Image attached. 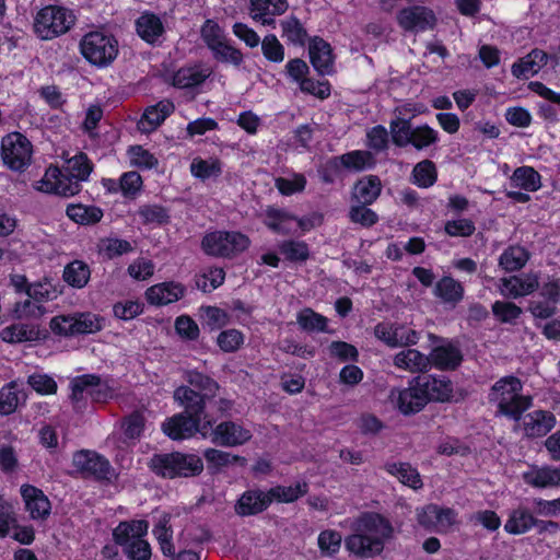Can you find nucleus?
I'll return each mask as SVG.
<instances>
[{
    "mask_svg": "<svg viewBox=\"0 0 560 560\" xmlns=\"http://www.w3.org/2000/svg\"><path fill=\"white\" fill-rule=\"evenodd\" d=\"M539 279L534 273H522L502 280L501 293L505 296H526L538 290Z\"/></svg>",
    "mask_w": 560,
    "mask_h": 560,
    "instance_id": "nucleus-24",
    "label": "nucleus"
},
{
    "mask_svg": "<svg viewBox=\"0 0 560 560\" xmlns=\"http://www.w3.org/2000/svg\"><path fill=\"white\" fill-rule=\"evenodd\" d=\"M556 424V416L551 411L542 409L527 412L522 419L524 436L528 439L546 436Z\"/></svg>",
    "mask_w": 560,
    "mask_h": 560,
    "instance_id": "nucleus-18",
    "label": "nucleus"
},
{
    "mask_svg": "<svg viewBox=\"0 0 560 560\" xmlns=\"http://www.w3.org/2000/svg\"><path fill=\"white\" fill-rule=\"evenodd\" d=\"M210 75L208 69L199 66L183 67L173 75V85L178 89H192L201 85Z\"/></svg>",
    "mask_w": 560,
    "mask_h": 560,
    "instance_id": "nucleus-37",
    "label": "nucleus"
},
{
    "mask_svg": "<svg viewBox=\"0 0 560 560\" xmlns=\"http://www.w3.org/2000/svg\"><path fill=\"white\" fill-rule=\"evenodd\" d=\"M429 363V357L424 355L417 349H407L400 351L394 358L395 366L411 372H422L427 370Z\"/></svg>",
    "mask_w": 560,
    "mask_h": 560,
    "instance_id": "nucleus-40",
    "label": "nucleus"
},
{
    "mask_svg": "<svg viewBox=\"0 0 560 560\" xmlns=\"http://www.w3.org/2000/svg\"><path fill=\"white\" fill-rule=\"evenodd\" d=\"M548 55L540 49H533L524 58L520 59L512 66V74L515 78H525L538 73V71L546 66Z\"/></svg>",
    "mask_w": 560,
    "mask_h": 560,
    "instance_id": "nucleus-33",
    "label": "nucleus"
},
{
    "mask_svg": "<svg viewBox=\"0 0 560 560\" xmlns=\"http://www.w3.org/2000/svg\"><path fill=\"white\" fill-rule=\"evenodd\" d=\"M225 271L222 267H208L202 272L196 275L195 284L205 293L212 292L223 284Z\"/></svg>",
    "mask_w": 560,
    "mask_h": 560,
    "instance_id": "nucleus-48",
    "label": "nucleus"
},
{
    "mask_svg": "<svg viewBox=\"0 0 560 560\" xmlns=\"http://www.w3.org/2000/svg\"><path fill=\"white\" fill-rule=\"evenodd\" d=\"M341 541V534L334 529L322 530L317 538V544L320 552L324 556L328 557H334L339 552Z\"/></svg>",
    "mask_w": 560,
    "mask_h": 560,
    "instance_id": "nucleus-56",
    "label": "nucleus"
},
{
    "mask_svg": "<svg viewBox=\"0 0 560 560\" xmlns=\"http://www.w3.org/2000/svg\"><path fill=\"white\" fill-rule=\"evenodd\" d=\"M173 112L174 104L167 100L145 107L142 112V132L155 130Z\"/></svg>",
    "mask_w": 560,
    "mask_h": 560,
    "instance_id": "nucleus-34",
    "label": "nucleus"
},
{
    "mask_svg": "<svg viewBox=\"0 0 560 560\" xmlns=\"http://www.w3.org/2000/svg\"><path fill=\"white\" fill-rule=\"evenodd\" d=\"M430 401L422 387L418 385L416 376L408 388L402 389L398 395V408L404 415H415L421 411Z\"/></svg>",
    "mask_w": 560,
    "mask_h": 560,
    "instance_id": "nucleus-22",
    "label": "nucleus"
},
{
    "mask_svg": "<svg viewBox=\"0 0 560 560\" xmlns=\"http://www.w3.org/2000/svg\"><path fill=\"white\" fill-rule=\"evenodd\" d=\"M21 398L23 401L26 395L19 389L15 381H11L0 388V415L10 416L14 413L20 405Z\"/></svg>",
    "mask_w": 560,
    "mask_h": 560,
    "instance_id": "nucleus-41",
    "label": "nucleus"
},
{
    "mask_svg": "<svg viewBox=\"0 0 560 560\" xmlns=\"http://www.w3.org/2000/svg\"><path fill=\"white\" fill-rule=\"evenodd\" d=\"M415 184L419 187L428 188L436 182V168L432 161L424 160L419 162L413 171Z\"/></svg>",
    "mask_w": 560,
    "mask_h": 560,
    "instance_id": "nucleus-59",
    "label": "nucleus"
},
{
    "mask_svg": "<svg viewBox=\"0 0 560 560\" xmlns=\"http://www.w3.org/2000/svg\"><path fill=\"white\" fill-rule=\"evenodd\" d=\"M102 185L109 194L120 192L127 200H136L140 192V173L130 171L124 173L119 179L103 178Z\"/></svg>",
    "mask_w": 560,
    "mask_h": 560,
    "instance_id": "nucleus-23",
    "label": "nucleus"
},
{
    "mask_svg": "<svg viewBox=\"0 0 560 560\" xmlns=\"http://www.w3.org/2000/svg\"><path fill=\"white\" fill-rule=\"evenodd\" d=\"M296 322L299 326L308 332L327 331L328 319L324 315L316 313L310 307H305L298 313Z\"/></svg>",
    "mask_w": 560,
    "mask_h": 560,
    "instance_id": "nucleus-50",
    "label": "nucleus"
},
{
    "mask_svg": "<svg viewBox=\"0 0 560 560\" xmlns=\"http://www.w3.org/2000/svg\"><path fill=\"white\" fill-rule=\"evenodd\" d=\"M310 60L313 68L320 75H327L332 72L334 60L330 45L323 38L314 37L308 47Z\"/></svg>",
    "mask_w": 560,
    "mask_h": 560,
    "instance_id": "nucleus-25",
    "label": "nucleus"
},
{
    "mask_svg": "<svg viewBox=\"0 0 560 560\" xmlns=\"http://www.w3.org/2000/svg\"><path fill=\"white\" fill-rule=\"evenodd\" d=\"M336 159L341 168L345 167L355 172L363 171L365 168L372 167L373 165V156L368 151H351L340 156H336Z\"/></svg>",
    "mask_w": 560,
    "mask_h": 560,
    "instance_id": "nucleus-51",
    "label": "nucleus"
},
{
    "mask_svg": "<svg viewBox=\"0 0 560 560\" xmlns=\"http://www.w3.org/2000/svg\"><path fill=\"white\" fill-rule=\"evenodd\" d=\"M492 313L499 322L511 324L521 316L522 308L513 302L495 301L492 304Z\"/></svg>",
    "mask_w": 560,
    "mask_h": 560,
    "instance_id": "nucleus-63",
    "label": "nucleus"
},
{
    "mask_svg": "<svg viewBox=\"0 0 560 560\" xmlns=\"http://www.w3.org/2000/svg\"><path fill=\"white\" fill-rule=\"evenodd\" d=\"M320 222V218L316 214L305 218H294L288 212L268 208L266 210L264 223L272 231L277 233H289L300 229L301 231H310L316 224Z\"/></svg>",
    "mask_w": 560,
    "mask_h": 560,
    "instance_id": "nucleus-11",
    "label": "nucleus"
},
{
    "mask_svg": "<svg viewBox=\"0 0 560 560\" xmlns=\"http://www.w3.org/2000/svg\"><path fill=\"white\" fill-rule=\"evenodd\" d=\"M523 384L517 376L506 375L498 380L490 388L489 400L500 401L503 397H510L522 392Z\"/></svg>",
    "mask_w": 560,
    "mask_h": 560,
    "instance_id": "nucleus-45",
    "label": "nucleus"
},
{
    "mask_svg": "<svg viewBox=\"0 0 560 560\" xmlns=\"http://www.w3.org/2000/svg\"><path fill=\"white\" fill-rule=\"evenodd\" d=\"M67 215L79 224H93L98 222L103 212L95 206H84L81 203L69 205L66 210Z\"/></svg>",
    "mask_w": 560,
    "mask_h": 560,
    "instance_id": "nucleus-49",
    "label": "nucleus"
},
{
    "mask_svg": "<svg viewBox=\"0 0 560 560\" xmlns=\"http://www.w3.org/2000/svg\"><path fill=\"white\" fill-rule=\"evenodd\" d=\"M360 525L366 532L378 534L383 540L390 537L393 526L390 522L382 514L368 512L360 517Z\"/></svg>",
    "mask_w": 560,
    "mask_h": 560,
    "instance_id": "nucleus-44",
    "label": "nucleus"
},
{
    "mask_svg": "<svg viewBox=\"0 0 560 560\" xmlns=\"http://www.w3.org/2000/svg\"><path fill=\"white\" fill-rule=\"evenodd\" d=\"M186 288L175 281H166L147 289L144 295L151 305L162 306L177 302L184 298Z\"/></svg>",
    "mask_w": 560,
    "mask_h": 560,
    "instance_id": "nucleus-20",
    "label": "nucleus"
},
{
    "mask_svg": "<svg viewBox=\"0 0 560 560\" xmlns=\"http://www.w3.org/2000/svg\"><path fill=\"white\" fill-rule=\"evenodd\" d=\"M92 171L93 163L85 153L79 152L66 159L63 170H59L58 167L48 168L45 176H50L55 179L50 189L57 195L69 197L81 190L80 183L86 180Z\"/></svg>",
    "mask_w": 560,
    "mask_h": 560,
    "instance_id": "nucleus-3",
    "label": "nucleus"
},
{
    "mask_svg": "<svg viewBox=\"0 0 560 560\" xmlns=\"http://www.w3.org/2000/svg\"><path fill=\"white\" fill-rule=\"evenodd\" d=\"M248 238L238 232L214 231L203 236L201 245H246Z\"/></svg>",
    "mask_w": 560,
    "mask_h": 560,
    "instance_id": "nucleus-53",
    "label": "nucleus"
},
{
    "mask_svg": "<svg viewBox=\"0 0 560 560\" xmlns=\"http://www.w3.org/2000/svg\"><path fill=\"white\" fill-rule=\"evenodd\" d=\"M0 338L7 343H22L40 340V330L33 324H11L0 331Z\"/></svg>",
    "mask_w": 560,
    "mask_h": 560,
    "instance_id": "nucleus-32",
    "label": "nucleus"
},
{
    "mask_svg": "<svg viewBox=\"0 0 560 560\" xmlns=\"http://www.w3.org/2000/svg\"><path fill=\"white\" fill-rule=\"evenodd\" d=\"M61 294L59 284L54 283L52 279H44L32 283L27 296L35 303H46L56 300Z\"/></svg>",
    "mask_w": 560,
    "mask_h": 560,
    "instance_id": "nucleus-43",
    "label": "nucleus"
},
{
    "mask_svg": "<svg viewBox=\"0 0 560 560\" xmlns=\"http://www.w3.org/2000/svg\"><path fill=\"white\" fill-rule=\"evenodd\" d=\"M533 406L530 395H522L521 392L510 397H503L498 402V411L503 416L518 422L523 419L524 412Z\"/></svg>",
    "mask_w": 560,
    "mask_h": 560,
    "instance_id": "nucleus-31",
    "label": "nucleus"
},
{
    "mask_svg": "<svg viewBox=\"0 0 560 560\" xmlns=\"http://www.w3.org/2000/svg\"><path fill=\"white\" fill-rule=\"evenodd\" d=\"M396 20L399 27L409 33L432 30L436 22L434 12L423 5H411L401 9L397 13Z\"/></svg>",
    "mask_w": 560,
    "mask_h": 560,
    "instance_id": "nucleus-13",
    "label": "nucleus"
},
{
    "mask_svg": "<svg viewBox=\"0 0 560 560\" xmlns=\"http://www.w3.org/2000/svg\"><path fill=\"white\" fill-rule=\"evenodd\" d=\"M91 277V270L86 262L82 260H73L69 262L62 273L63 281L75 289L84 288Z\"/></svg>",
    "mask_w": 560,
    "mask_h": 560,
    "instance_id": "nucleus-42",
    "label": "nucleus"
},
{
    "mask_svg": "<svg viewBox=\"0 0 560 560\" xmlns=\"http://www.w3.org/2000/svg\"><path fill=\"white\" fill-rule=\"evenodd\" d=\"M72 11L57 5L39 10L34 21V32L43 40H50L66 34L74 24Z\"/></svg>",
    "mask_w": 560,
    "mask_h": 560,
    "instance_id": "nucleus-4",
    "label": "nucleus"
},
{
    "mask_svg": "<svg viewBox=\"0 0 560 560\" xmlns=\"http://www.w3.org/2000/svg\"><path fill=\"white\" fill-rule=\"evenodd\" d=\"M529 259L526 247H506L500 256V266L506 271L520 270Z\"/></svg>",
    "mask_w": 560,
    "mask_h": 560,
    "instance_id": "nucleus-52",
    "label": "nucleus"
},
{
    "mask_svg": "<svg viewBox=\"0 0 560 560\" xmlns=\"http://www.w3.org/2000/svg\"><path fill=\"white\" fill-rule=\"evenodd\" d=\"M417 377L418 385L430 397V401L448 402L452 400L454 387L447 376L422 374Z\"/></svg>",
    "mask_w": 560,
    "mask_h": 560,
    "instance_id": "nucleus-19",
    "label": "nucleus"
},
{
    "mask_svg": "<svg viewBox=\"0 0 560 560\" xmlns=\"http://www.w3.org/2000/svg\"><path fill=\"white\" fill-rule=\"evenodd\" d=\"M210 430L211 442L222 447L242 446L253 438L249 429L232 420L222 421Z\"/></svg>",
    "mask_w": 560,
    "mask_h": 560,
    "instance_id": "nucleus-14",
    "label": "nucleus"
},
{
    "mask_svg": "<svg viewBox=\"0 0 560 560\" xmlns=\"http://www.w3.org/2000/svg\"><path fill=\"white\" fill-rule=\"evenodd\" d=\"M511 184L526 191H536L541 187L540 175L532 166L517 167L513 172Z\"/></svg>",
    "mask_w": 560,
    "mask_h": 560,
    "instance_id": "nucleus-46",
    "label": "nucleus"
},
{
    "mask_svg": "<svg viewBox=\"0 0 560 560\" xmlns=\"http://www.w3.org/2000/svg\"><path fill=\"white\" fill-rule=\"evenodd\" d=\"M382 184L377 176L368 175L359 179L354 187L352 197L358 203H373L380 196Z\"/></svg>",
    "mask_w": 560,
    "mask_h": 560,
    "instance_id": "nucleus-38",
    "label": "nucleus"
},
{
    "mask_svg": "<svg viewBox=\"0 0 560 560\" xmlns=\"http://www.w3.org/2000/svg\"><path fill=\"white\" fill-rule=\"evenodd\" d=\"M523 481L538 489L560 486V469L552 466H534L530 470L522 474Z\"/></svg>",
    "mask_w": 560,
    "mask_h": 560,
    "instance_id": "nucleus-27",
    "label": "nucleus"
},
{
    "mask_svg": "<svg viewBox=\"0 0 560 560\" xmlns=\"http://www.w3.org/2000/svg\"><path fill=\"white\" fill-rule=\"evenodd\" d=\"M104 318L100 315L85 312L69 315H59L51 318L49 326L55 335L71 337L78 335L95 334L103 329Z\"/></svg>",
    "mask_w": 560,
    "mask_h": 560,
    "instance_id": "nucleus-6",
    "label": "nucleus"
},
{
    "mask_svg": "<svg viewBox=\"0 0 560 560\" xmlns=\"http://www.w3.org/2000/svg\"><path fill=\"white\" fill-rule=\"evenodd\" d=\"M186 385L175 388L173 397L183 409V413L198 419L205 423L206 420L215 421L207 412V405L219 390V384L211 376L197 370H188L184 374Z\"/></svg>",
    "mask_w": 560,
    "mask_h": 560,
    "instance_id": "nucleus-1",
    "label": "nucleus"
},
{
    "mask_svg": "<svg viewBox=\"0 0 560 560\" xmlns=\"http://www.w3.org/2000/svg\"><path fill=\"white\" fill-rule=\"evenodd\" d=\"M24 509L33 521H46L51 514V502L36 486L24 483L20 488Z\"/></svg>",
    "mask_w": 560,
    "mask_h": 560,
    "instance_id": "nucleus-15",
    "label": "nucleus"
},
{
    "mask_svg": "<svg viewBox=\"0 0 560 560\" xmlns=\"http://www.w3.org/2000/svg\"><path fill=\"white\" fill-rule=\"evenodd\" d=\"M113 537L129 560H140V521L120 522L113 530Z\"/></svg>",
    "mask_w": 560,
    "mask_h": 560,
    "instance_id": "nucleus-16",
    "label": "nucleus"
},
{
    "mask_svg": "<svg viewBox=\"0 0 560 560\" xmlns=\"http://www.w3.org/2000/svg\"><path fill=\"white\" fill-rule=\"evenodd\" d=\"M535 526V515L527 508L511 511L504 524V530L510 535H523Z\"/></svg>",
    "mask_w": 560,
    "mask_h": 560,
    "instance_id": "nucleus-35",
    "label": "nucleus"
},
{
    "mask_svg": "<svg viewBox=\"0 0 560 560\" xmlns=\"http://www.w3.org/2000/svg\"><path fill=\"white\" fill-rule=\"evenodd\" d=\"M217 343L223 352L232 353L237 351L244 343V335L235 328L222 330L218 335Z\"/></svg>",
    "mask_w": 560,
    "mask_h": 560,
    "instance_id": "nucleus-61",
    "label": "nucleus"
},
{
    "mask_svg": "<svg viewBox=\"0 0 560 560\" xmlns=\"http://www.w3.org/2000/svg\"><path fill=\"white\" fill-rule=\"evenodd\" d=\"M261 51L264 57L271 62H282L284 59V47L276 35L269 34L264 37Z\"/></svg>",
    "mask_w": 560,
    "mask_h": 560,
    "instance_id": "nucleus-64",
    "label": "nucleus"
},
{
    "mask_svg": "<svg viewBox=\"0 0 560 560\" xmlns=\"http://www.w3.org/2000/svg\"><path fill=\"white\" fill-rule=\"evenodd\" d=\"M148 466L156 476L165 479L198 477L205 469L198 454L179 451L154 454Z\"/></svg>",
    "mask_w": 560,
    "mask_h": 560,
    "instance_id": "nucleus-2",
    "label": "nucleus"
},
{
    "mask_svg": "<svg viewBox=\"0 0 560 560\" xmlns=\"http://www.w3.org/2000/svg\"><path fill=\"white\" fill-rule=\"evenodd\" d=\"M203 458L206 460L207 470L210 476L219 475L225 467L231 465L244 466L246 463V458L243 456L212 447L206 448L203 451Z\"/></svg>",
    "mask_w": 560,
    "mask_h": 560,
    "instance_id": "nucleus-28",
    "label": "nucleus"
},
{
    "mask_svg": "<svg viewBox=\"0 0 560 560\" xmlns=\"http://www.w3.org/2000/svg\"><path fill=\"white\" fill-rule=\"evenodd\" d=\"M541 301H532L528 310L536 318H551L558 313L560 303V279L552 278L538 288Z\"/></svg>",
    "mask_w": 560,
    "mask_h": 560,
    "instance_id": "nucleus-12",
    "label": "nucleus"
},
{
    "mask_svg": "<svg viewBox=\"0 0 560 560\" xmlns=\"http://www.w3.org/2000/svg\"><path fill=\"white\" fill-rule=\"evenodd\" d=\"M72 464L82 478H92L97 481L108 480L112 466L109 460L95 451H77L72 457Z\"/></svg>",
    "mask_w": 560,
    "mask_h": 560,
    "instance_id": "nucleus-9",
    "label": "nucleus"
},
{
    "mask_svg": "<svg viewBox=\"0 0 560 560\" xmlns=\"http://www.w3.org/2000/svg\"><path fill=\"white\" fill-rule=\"evenodd\" d=\"M308 490L310 487L307 481L301 480L290 486L277 485L268 489V492L271 503H293L307 494Z\"/></svg>",
    "mask_w": 560,
    "mask_h": 560,
    "instance_id": "nucleus-36",
    "label": "nucleus"
},
{
    "mask_svg": "<svg viewBox=\"0 0 560 560\" xmlns=\"http://www.w3.org/2000/svg\"><path fill=\"white\" fill-rule=\"evenodd\" d=\"M346 548L359 558H373L384 549V540L370 534H352L346 538Z\"/></svg>",
    "mask_w": 560,
    "mask_h": 560,
    "instance_id": "nucleus-21",
    "label": "nucleus"
},
{
    "mask_svg": "<svg viewBox=\"0 0 560 560\" xmlns=\"http://www.w3.org/2000/svg\"><path fill=\"white\" fill-rule=\"evenodd\" d=\"M433 294L444 304L456 306L464 299V285L452 276H443L434 285Z\"/></svg>",
    "mask_w": 560,
    "mask_h": 560,
    "instance_id": "nucleus-30",
    "label": "nucleus"
},
{
    "mask_svg": "<svg viewBox=\"0 0 560 560\" xmlns=\"http://www.w3.org/2000/svg\"><path fill=\"white\" fill-rule=\"evenodd\" d=\"M211 51L213 58L219 62L230 63L234 67H240L243 62L242 51L230 45L228 40L214 46Z\"/></svg>",
    "mask_w": 560,
    "mask_h": 560,
    "instance_id": "nucleus-57",
    "label": "nucleus"
},
{
    "mask_svg": "<svg viewBox=\"0 0 560 560\" xmlns=\"http://www.w3.org/2000/svg\"><path fill=\"white\" fill-rule=\"evenodd\" d=\"M33 145L21 132L5 135L1 140L0 156L9 170L24 172L32 162Z\"/></svg>",
    "mask_w": 560,
    "mask_h": 560,
    "instance_id": "nucleus-5",
    "label": "nucleus"
},
{
    "mask_svg": "<svg viewBox=\"0 0 560 560\" xmlns=\"http://www.w3.org/2000/svg\"><path fill=\"white\" fill-rule=\"evenodd\" d=\"M174 328L176 334L184 340L195 341L199 338L200 329L198 324L189 315H179L175 319Z\"/></svg>",
    "mask_w": 560,
    "mask_h": 560,
    "instance_id": "nucleus-62",
    "label": "nucleus"
},
{
    "mask_svg": "<svg viewBox=\"0 0 560 560\" xmlns=\"http://www.w3.org/2000/svg\"><path fill=\"white\" fill-rule=\"evenodd\" d=\"M93 378L89 385L88 394L95 402H106L114 397V388L109 385V381H103L97 374H90ZM90 383V380H89Z\"/></svg>",
    "mask_w": 560,
    "mask_h": 560,
    "instance_id": "nucleus-60",
    "label": "nucleus"
},
{
    "mask_svg": "<svg viewBox=\"0 0 560 560\" xmlns=\"http://www.w3.org/2000/svg\"><path fill=\"white\" fill-rule=\"evenodd\" d=\"M430 363L441 371H454L463 362L460 349L452 343L436 346L429 355Z\"/></svg>",
    "mask_w": 560,
    "mask_h": 560,
    "instance_id": "nucleus-26",
    "label": "nucleus"
},
{
    "mask_svg": "<svg viewBox=\"0 0 560 560\" xmlns=\"http://www.w3.org/2000/svg\"><path fill=\"white\" fill-rule=\"evenodd\" d=\"M271 505L269 492L259 488L245 490L234 504L235 513L241 517L256 516Z\"/></svg>",
    "mask_w": 560,
    "mask_h": 560,
    "instance_id": "nucleus-17",
    "label": "nucleus"
},
{
    "mask_svg": "<svg viewBox=\"0 0 560 560\" xmlns=\"http://www.w3.org/2000/svg\"><path fill=\"white\" fill-rule=\"evenodd\" d=\"M374 336L389 348L408 347L417 345L420 335L406 325L389 322H380L374 327Z\"/></svg>",
    "mask_w": 560,
    "mask_h": 560,
    "instance_id": "nucleus-10",
    "label": "nucleus"
},
{
    "mask_svg": "<svg viewBox=\"0 0 560 560\" xmlns=\"http://www.w3.org/2000/svg\"><path fill=\"white\" fill-rule=\"evenodd\" d=\"M410 143L417 150H423L439 141V133L429 125L412 128Z\"/></svg>",
    "mask_w": 560,
    "mask_h": 560,
    "instance_id": "nucleus-58",
    "label": "nucleus"
},
{
    "mask_svg": "<svg viewBox=\"0 0 560 560\" xmlns=\"http://www.w3.org/2000/svg\"><path fill=\"white\" fill-rule=\"evenodd\" d=\"M215 421L206 420L205 423L183 412L168 417L162 423L163 433L173 441L189 440L197 434L206 436Z\"/></svg>",
    "mask_w": 560,
    "mask_h": 560,
    "instance_id": "nucleus-8",
    "label": "nucleus"
},
{
    "mask_svg": "<svg viewBox=\"0 0 560 560\" xmlns=\"http://www.w3.org/2000/svg\"><path fill=\"white\" fill-rule=\"evenodd\" d=\"M83 57L97 67L108 66L118 54V43L114 36L102 32H90L80 43Z\"/></svg>",
    "mask_w": 560,
    "mask_h": 560,
    "instance_id": "nucleus-7",
    "label": "nucleus"
},
{
    "mask_svg": "<svg viewBox=\"0 0 560 560\" xmlns=\"http://www.w3.org/2000/svg\"><path fill=\"white\" fill-rule=\"evenodd\" d=\"M383 469L390 476H394L404 486L413 490H419L423 487V481L417 468L412 467L407 462H387L384 464Z\"/></svg>",
    "mask_w": 560,
    "mask_h": 560,
    "instance_id": "nucleus-29",
    "label": "nucleus"
},
{
    "mask_svg": "<svg viewBox=\"0 0 560 560\" xmlns=\"http://www.w3.org/2000/svg\"><path fill=\"white\" fill-rule=\"evenodd\" d=\"M142 40L152 46H160L165 40V27L158 15L142 12Z\"/></svg>",
    "mask_w": 560,
    "mask_h": 560,
    "instance_id": "nucleus-39",
    "label": "nucleus"
},
{
    "mask_svg": "<svg viewBox=\"0 0 560 560\" xmlns=\"http://www.w3.org/2000/svg\"><path fill=\"white\" fill-rule=\"evenodd\" d=\"M282 28V37L287 38V42L295 46H304L308 34L306 28L300 22V20L290 15L280 22Z\"/></svg>",
    "mask_w": 560,
    "mask_h": 560,
    "instance_id": "nucleus-47",
    "label": "nucleus"
},
{
    "mask_svg": "<svg viewBox=\"0 0 560 560\" xmlns=\"http://www.w3.org/2000/svg\"><path fill=\"white\" fill-rule=\"evenodd\" d=\"M191 174L206 180L210 177H218L222 173L221 162L219 160L207 161L200 158L194 159L190 164Z\"/></svg>",
    "mask_w": 560,
    "mask_h": 560,
    "instance_id": "nucleus-55",
    "label": "nucleus"
},
{
    "mask_svg": "<svg viewBox=\"0 0 560 560\" xmlns=\"http://www.w3.org/2000/svg\"><path fill=\"white\" fill-rule=\"evenodd\" d=\"M412 125L409 119L396 118L390 121L389 129L393 143L399 148H405L410 143L412 136Z\"/></svg>",
    "mask_w": 560,
    "mask_h": 560,
    "instance_id": "nucleus-54",
    "label": "nucleus"
}]
</instances>
